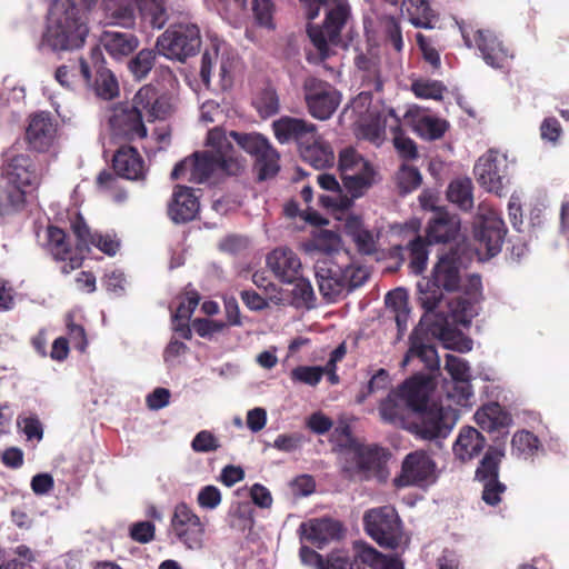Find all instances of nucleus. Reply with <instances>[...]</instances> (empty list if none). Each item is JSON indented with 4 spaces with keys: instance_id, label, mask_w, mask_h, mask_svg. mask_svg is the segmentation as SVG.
I'll return each mask as SVG.
<instances>
[{
    "instance_id": "f257e3e1",
    "label": "nucleus",
    "mask_w": 569,
    "mask_h": 569,
    "mask_svg": "<svg viewBox=\"0 0 569 569\" xmlns=\"http://www.w3.org/2000/svg\"><path fill=\"white\" fill-rule=\"evenodd\" d=\"M207 142L211 150L196 151L192 156L179 161L171 171V179L178 180L189 172V181L204 183L218 181L224 177L239 176L243 169V160L220 129L210 130Z\"/></svg>"
},
{
    "instance_id": "f03ea898",
    "label": "nucleus",
    "mask_w": 569,
    "mask_h": 569,
    "mask_svg": "<svg viewBox=\"0 0 569 569\" xmlns=\"http://www.w3.org/2000/svg\"><path fill=\"white\" fill-rule=\"evenodd\" d=\"M350 18L349 3L346 0H336L326 6L325 20L321 26L308 23L307 33L321 61L332 54L330 46H338L341 42V32Z\"/></svg>"
},
{
    "instance_id": "7ed1b4c3",
    "label": "nucleus",
    "mask_w": 569,
    "mask_h": 569,
    "mask_svg": "<svg viewBox=\"0 0 569 569\" xmlns=\"http://www.w3.org/2000/svg\"><path fill=\"white\" fill-rule=\"evenodd\" d=\"M88 32L78 8L69 3L63 14L48 24L42 42L53 51L73 50L83 46Z\"/></svg>"
},
{
    "instance_id": "20e7f679",
    "label": "nucleus",
    "mask_w": 569,
    "mask_h": 569,
    "mask_svg": "<svg viewBox=\"0 0 569 569\" xmlns=\"http://www.w3.org/2000/svg\"><path fill=\"white\" fill-rule=\"evenodd\" d=\"M200 47V30L191 23L171 26L157 40L159 53L178 61L196 56Z\"/></svg>"
},
{
    "instance_id": "39448f33",
    "label": "nucleus",
    "mask_w": 569,
    "mask_h": 569,
    "mask_svg": "<svg viewBox=\"0 0 569 569\" xmlns=\"http://www.w3.org/2000/svg\"><path fill=\"white\" fill-rule=\"evenodd\" d=\"M367 533L383 548L396 549L401 541V522L396 509L382 506L368 510L363 516Z\"/></svg>"
},
{
    "instance_id": "423d86ee",
    "label": "nucleus",
    "mask_w": 569,
    "mask_h": 569,
    "mask_svg": "<svg viewBox=\"0 0 569 569\" xmlns=\"http://www.w3.org/2000/svg\"><path fill=\"white\" fill-rule=\"evenodd\" d=\"M230 137L246 152L256 158L254 168L259 180L274 177L279 167V153L271 147L268 139L260 133H241L231 131Z\"/></svg>"
},
{
    "instance_id": "0eeeda50",
    "label": "nucleus",
    "mask_w": 569,
    "mask_h": 569,
    "mask_svg": "<svg viewBox=\"0 0 569 569\" xmlns=\"http://www.w3.org/2000/svg\"><path fill=\"white\" fill-rule=\"evenodd\" d=\"M305 100L309 113L318 120H328L341 102V93L329 82L309 77L303 82Z\"/></svg>"
},
{
    "instance_id": "6e6552de",
    "label": "nucleus",
    "mask_w": 569,
    "mask_h": 569,
    "mask_svg": "<svg viewBox=\"0 0 569 569\" xmlns=\"http://www.w3.org/2000/svg\"><path fill=\"white\" fill-rule=\"evenodd\" d=\"M109 128L112 139L118 142L141 140L148 134L141 112L128 103H120L112 109Z\"/></svg>"
},
{
    "instance_id": "1a4fd4ad",
    "label": "nucleus",
    "mask_w": 569,
    "mask_h": 569,
    "mask_svg": "<svg viewBox=\"0 0 569 569\" xmlns=\"http://www.w3.org/2000/svg\"><path fill=\"white\" fill-rule=\"evenodd\" d=\"M507 157L496 149H489L477 160L473 173L483 189L501 196L507 181Z\"/></svg>"
},
{
    "instance_id": "9d476101",
    "label": "nucleus",
    "mask_w": 569,
    "mask_h": 569,
    "mask_svg": "<svg viewBox=\"0 0 569 569\" xmlns=\"http://www.w3.org/2000/svg\"><path fill=\"white\" fill-rule=\"evenodd\" d=\"M170 526L176 538L188 549L202 548L204 525L186 502L174 507Z\"/></svg>"
},
{
    "instance_id": "9b49d317",
    "label": "nucleus",
    "mask_w": 569,
    "mask_h": 569,
    "mask_svg": "<svg viewBox=\"0 0 569 569\" xmlns=\"http://www.w3.org/2000/svg\"><path fill=\"white\" fill-rule=\"evenodd\" d=\"M436 480V463L423 450H417L406 456L401 466L400 476L393 483L397 488L408 486L422 487Z\"/></svg>"
},
{
    "instance_id": "f8f14e48",
    "label": "nucleus",
    "mask_w": 569,
    "mask_h": 569,
    "mask_svg": "<svg viewBox=\"0 0 569 569\" xmlns=\"http://www.w3.org/2000/svg\"><path fill=\"white\" fill-rule=\"evenodd\" d=\"M507 228L503 220L495 213L481 217L473 229L476 251L480 257L490 259L502 248Z\"/></svg>"
},
{
    "instance_id": "ddd939ff",
    "label": "nucleus",
    "mask_w": 569,
    "mask_h": 569,
    "mask_svg": "<svg viewBox=\"0 0 569 569\" xmlns=\"http://www.w3.org/2000/svg\"><path fill=\"white\" fill-rule=\"evenodd\" d=\"M46 234V250L53 260L64 262L61 267L62 273L69 274L82 266L83 254H80L77 247H72L69 236L63 229L57 226H49Z\"/></svg>"
},
{
    "instance_id": "4468645a",
    "label": "nucleus",
    "mask_w": 569,
    "mask_h": 569,
    "mask_svg": "<svg viewBox=\"0 0 569 569\" xmlns=\"http://www.w3.org/2000/svg\"><path fill=\"white\" fill-rule=\"evenodd\" d=\"M415 413L417 420L412 422L411 430L421 439L446 438L452 429L447 412L436 402Z\"/></svg>"
},
{
    "instance_id": "2eb2a0df",
    "label": "nucleus",
    "mask_w": 569,
    "mask_h": 569,
    "mask_svg": "<svg viewBox=\"0 0 569 569\" xmlns=\"http://www.w3.org/2000/svg\"><path fill=\"white\" fill-rule=\"evenodd\" d=\"M272 130L279 143L293 142L298 146L299 151L318 133V128L315 123L290 116H282L274 120Z\"/></svg>"
},
{
    "instance_id": "dca6fc26",
    "label": "nucleus",
    "mask_w": 569,
    "mask_h": 569,
    "mask_svg": "<svg viewBox=\"0 0 569 569\" xmlns=\"http://www.w3.org/2000/svg\"><path fill=\"white\" fill-rule=\"evenodd\" d=\"M133 108L144 112L148 121L166 120L173 111L171 98L152 84L141 87L132 99Z\"/></svg>"
},
{
    "instance_id": "f3484780",
    "label": "nucleus",
    "mask_w": 569,
    "mask_h": 569,
    "mask_svg": "<svg viewBox=\"0 0 569 569\" xmlns=\"http://www.w3.org/2000/svg\"><path fill=\"white\" fill-rule=\"evenodd\" d=\"M315 274L319 291L327 301H335L347 289L343 268L330 257L316 262Z\"/></svg>"
},
{
    "instance_id": "a211bd4d",
    "label": "nucleus",
    "mask_w": 569,
    "mask_h": 569,
    "mask_svg": "<svg viewBox=\"0 0 569 569\" xmlns=\"http://www.w3.org/2000/svg\"><path fill=\"white\" fill-rule=\"evenodd\" d=\"M58 124L48 111H39L29 117L26 129L28 146L38 152H46L52 146L57 137Z\"/></svg>"
},
{
    "instance_id": "6ab92c4d",
    "label": "nucleus",
    "mask_w": 569,
    "mask_h": 569,
    "mask_svg": "<svg viewBox=\"0 0 569 569\" xmlns=\"http://www.w3.org/2000/svg\"><path fill=\"white\" fill-rule=\"evenodd\" d=\"M435 390V382L431 376L416 373L405 380L397 391L409 406L410 411L416 412L430 406L431 393Z\"/></svg>"
},
{
    "instance_id": "aec40b11",
    "label": "nucleus",
    "mask_w": 569,
    "mask_h": 569,
    "mask_svg": "<svg viewBox=\"0 0 569 569\" xmlns=\"http://www.w3.org/2000/svg\"><path fill=\"white\" fill-rule=\"evenodd\" d=\"M475 42L485 62L492 68L502 69L513 58L510 49L490 30H477Z\"/></svg>"
},
{
    "instance_id": "412c9836",
    "label": "nucleus",
    "mask_w": 569,
    "mask_h": 569,
    "mask_svg": "<svg viewBox=\"0 0 569 569\" xmlns=\"http://www.w3.org/2000/svg\"><path fill=\"white\" fill-rule=\"evenodd\" d=\"M267 267L274 277L283 283H292L301 274V260L298 254L287 247H278L268 253Z\"/></svg>"
},
{
    "instance_id": "4be33fe9",
    "label": "nucleus",
    "mask_w": 569,
    "mask_h": 569,
    "mask_svg": "<svg viewBox=\"0 0 569 569\" xmlns=\"http://www.w3.org/2000/svg\"><path fill=\"white\" fill-rule=\"evenodd\" d=\"M200 202L193 189L177 184L168 204V216L174 223H187L194 220L199 213Z\"/></svg>"
},
{
    "instance_id": "5701e85b",
    "label": "nucleus",
    "mask_w": 569,
    "mask_h": 569,
    "mask_svg": "<svg viewBox=\"0 0 569 569\" xmlns=\"http://www.w3.org/2000/svg\"><path fill=\"white\" fill-rule=\"evenodd\" d=\"M403 121L420 138L429 141L441 139L449 128L447 120L425 114L417 106L406 111Z\"/></svg>"
},
{
    "instance_id": "b1692460",
    "label": "nucleus",
    "mask_w": 569,
    "mask_h": 569,
    "mask_svg": "<svg viewBox=\"0 0 569 569\" xmlns=\"http://www.w3.org/2000/svg\"><path fill=\"white\" fill-rule=\"evenodd\" d=\"M3 174L9 184L34 187L39 183L36 164L26 153H7Z\"/></svg>"
},
{
    "instance_id": "393cba45",
    "label": "nucleus",
    "mask_w": 569,
    "mask_h": 569,
    "mask_svg": "<svg viewBox=\"0 0 569 569\" xmlns=\"http://www.w3.org/2000/svg\"><path fill=\"white\" fill-rule=\"evenodd\" d=\"M460 230V219L443 208H436L428 222L426 237L429 243H447L456 239Z\"/></svg>"
},
{
    "instance_id": "a878e982",
    "label": "nucleus",
    "mask_w": 569,
    "mask_h": 569,
    "mask_svg": "<svg viewBox=\"0 0 569 569\" xmlns=\"http://www.w3.org/2000/svg\"><path fill=\"white\" fill-rule=\"evenodd\" d=\"M429 336L425 330L415 329L409 336V349L406 352L401 366L407 367L412 358H418L430 371L440 368V359L433 345L427 343Z\"/></svg>"
},
{
    "instance_id": "bb28decb",
    "label": "nucleus",
    "mask_w": 569,
    "mask_h": 569,
    "mask_svg": "<svg viewBox=\"0 0 569 569\" xmlns=\"http://www.w3.org/2000/svg\"><path fill=\"white\" fill-rule=\"evenodd\" d=\"M112 167L118 177L136 181L146 178L144 160L138 150L131 146H121L114 152Z\"/></svg>"
},
{
    "instance_id": "cd10ccee",
    "label": "nucleus",
    "mask_w": 569,
    "mask_h": 569,
    "mask_svg": "<svg viewBox=\"0 0 569 569\" xmlns=\"http://www.w3.org/2000/svg\"><path fill=\"white\" fill-rule=\"evenodd\" d=\"M486 446V439L473 427H463L453 443V453L462 462L478 457Z\"/></svg>"
},
{
    "instance_id": "c85d7f7f",
    "label": "nucleus",
    "mask_w": 569,
    "mask_h": 569,
    "mask_svg": "<svg viewBox=\"0 0 569 569\" xmlns=\"http://www.w3.org/2000/svg\"><path fill=\"white\" fill-rule=\"evenodd\" d=\"M343 527L340 521L331 518H320L310 521L306 539L315 547L322 549L328 542L342 537Z\"/></svg>"
},
{
    "instance_id": "c756f323",
    "label": "nucleus",
    "mask_w": 569,
    "mask_h": 569,
    "mask_svg": "<svg viewBox=\"0 0 569 569\" xmlns=\"http://www.w3.org/2000/svg\"><path fill=\"white\" fill-rule=\"evenodd\" d=\"M106 51L116 60L130 56L139 46L138 38L132 32L106 30L100 37Z\"/></svg>"
},
{
    "instance_id": "7c9ffc66",
    "label": "nucleus",
    "mask_w": 569,
    "mask_h": 569,
    "mask_svg": "<svg viewBox=\"0 0 569 569\" xmlns=\"http://www.w3.org/2000/svg\"><path fill=\"white\" fill-rule=\"evenodd\" d=\"M299 152L302 160L315 169L329 168L335 163V152L319 132Z\"/></svg>"
},
{
    "instance_id": "2f4dec72",
    "label": "nucleus",
    "mask_w": 569,
    "mask_h": 569,
    "mask_svg": "<svg viewBox=\"0 0 569 569\" xmlns=\"http://www.w3.org/2000/svg\"><path fill=\"white\" fill-rule=\"evenodd\" d=\"M432 286L441 287L446 291H456L460 284V269L456 258L451 254L440 257L432 271Z\"/></svg>"
},
{
    "instance_id": "473e14b6",
    "label": "nucleus",
    "mask_w": 569,
    "mask_h": 569,
    "mask_svg": "<svg viewBox=\"0 0 569 569\" xmlns=\"http://www.w3.org/2000/svg\"><path fill=\"white\" fill-rule=\"evenodd\" d=\"M319 186L328 191L330 196H320L319 201L323 208L345 211L351 208L352 199L345 194L342 187L333 174L321 173L318 176Z\"/></svg>"
},
{
    "instance_id": "72a5a7b5",
    "label": "nucleus",
    "mask_w": 569,
    "mask_h": 569,
    "mask_svg": "<svg viewBox=\"0 0 569 569\" xmlns=\"http://www.w3.org/2000/svg\"><path fill=\"white\" fill-rule=\"evenodd\" d=\"M353 462L355 466L342 467L343 477L347 479L378 469L381 462V448L377 446L359 448L353 455Z\"/></svg>"
},
{
    "instance_id": "f704fd0d",
    "label": "nucleus",
    "mask_w": 569,
    "mask_h": 569,
    "mask_svg": "<svg viewBox=\"0 0 569 569\" xmlns=\"http://www.w3.org/2000/svg\"><path fill=\"white\" fill-rule=\"evenodd\" d=\"M476 422L487 431H496L511 425L512 418L499 403L482 406L475 415Z\"/></svg>"
},
{
    "instance_id": "c9c22d12",
    "label": "nucleus",
    "mask_w": 569,
    "mask_h": 569,
    "mask_svg": "<svg viewBox=\"0 0 569 569\" xmlns=\"http://www.w3.org/2000/svg\"><path fill=\"white\" fill-rule=\"evenodd\" d=\"M378 410L385 423L402 427L406 421V413L410 409L397 389H395L380 402Z\"/></svg>"
},
{
    "instance_id": "e433bc0d",
    "label": "nucleus",
    "mask_w": 569,
    "mask_h": 569,
    "mask_svg": "<svg viewBox=\"0 0 569 569\" xmlns=\"http://www.w3.org/2000/svg\"><path fill=\"white\" fill-rule=\"evenodd\" d=\"M82 77L87 86L91 84L90 67L83 58L62 64L54 72L56 80L64 88L71 89L76 79Z\"/></svg>"
},
{
    "instance_id": "4c0bfd02",
    "label": "nucleus",
    "mask_w": 569,
    "mask_h": 569,
    "mask_svg": "<svg viewBox=\"0 0 569 569\" xmlns=\"http://www.w3.org/2000/svg\"><path fill=\"white\" fill-rule=\"evenodd\" d=\"M357 67L362 71L361 86L369 94L380 92L383 89V80L379 63L366 56H359L356 59Z\"/></svg>"
},
{
    "instance_id": "58836bf2",
    "label": "nucleus",
    "mask_w": 569,
    "mask_h": 569,
    "mask_svg": "<svg viewBox=\"0 0 569 569\" xmlns=\"http://www.w3.org/2000/svg\"><path fill=\"white\" fill-rule=\"evenodd\" d=\"M376 170L361 172L358 174H340L342 189L348 198L356 199L363 197L375 184Z\"/></svg>"
},
{
    "instance_id": "ea45409f",
    "label": "nucleus",
    "mask_w": 569,
    "mask_h": 569,
    "mask_svg": "<svg viewBox=\"0 0 569 569\" xmlns=\"http://www.w3.org/2000/svg\"><path fill=\"white\" fill-rule=\"evenodd\" d=\"M338 170L340 174H358L373 171L375 168L355 148L347 147L339 152Z\"/></svg>"
},
{
    "instance_id": "a19ab883",
    "label": "nucleus",
    "mask_w": 569,
    "mask_h": 569,
    "mask_svg": "<svg viewBox=\"0 0 569 569\" xmlns=\"http://www.w3.org/2000/svg\"><path fill=\"white\" fill-rule=\"evenodd\" d=\"M503 457L502 448L489 447L476 470V479L480 482L498 480L500 462Z\"/></svg>"
},
{
    "instance_id": "79ce46f5",
    "label": "nucleus",
    "mask_w": 569,
    "mask_h": 569,
    "mask_svg": "<svg viewBox=\"0 0 569 569\" xmlns=\"http://www.w3.org/2000/svg\"><path fill=\"white\" fill-rule=\"evenodd\" d=\"M473 184L470 178L456 179L450 182L447 197L463 211H470L473 208Z\"/></svg>"
},
{
    "instance_id": "37998d69",
    "label": "nucleus",
    "mask_w": 569,
    "mask_h": 569,
    "mask_svg": "<svg viewBox=\"0 0 569 569\" xmlns=\"http://www.w3.org/2000/svg\"><path fill=\"white\" fill-rule=\"evenodd\" d=\"M446 370L455 380L456 382L462 383L460 387L461 389V397L465 400H468L469 397L472 395L471 392V386L469 383L470 381V368L468 366V362L463 360L460 357L453 356V355H447L446 356Z\"/></svg>"
},
{
    "instance_id": "c03bdc74",
    "label": "nucleus",
    "mask_w": 569,
    "mask_h": 569,
    "mask_svg": "<svg viewBox=\"0 0 569 569\" xmlns=\"http://www.w3.org/2000/svg\"><path fill=\"white\" fill-rule=\"evenodd\" d=\"M386 305L395 312V321L398 332L399 336H402L407 330L410 313L406 292L401 289L388 292L386 296Z\"/></svg>"
},
{
    "instance_id": "a18cd8bd",
    "label": "nucleus",
    "mask_w": 569,
    "mask_h": 569,
    "mask_svg": "<svg viewBox=\"0 0 569 569\" xmlns=\"http://www.w3.org/2000/svg\"><path fill=\"white\" fill-rule=\"evenodd\" d=\"M389 116L393 117L397 122L395 127L390 128V131L392 133L393 147L397 150L399 157L405 160L417 159L419 153L416 142L405 134V131L400 126V119L393 109L389 110Z\"/></svg>"
},
{
    "instance_id": "49530a36",
    "label": "nucleus",
    "mask_w": 569,
    "mask_h": 569,
    "mask_svg": "<svg viewBox=\"0 0 569 569\" xmlns=\"http://www.w3.org/2000/svg\"><path fill=\"white\" fill-rule=\"evenodd\" d=\"M27 186H13L6 188L0 194V216L6 217L21 211L26 204Z\"/></svg>"
},
{
    "instance_id": "de8ad7c7",
    "label": "nucleus",
    "mask_w": 569,
    "mask_h": 569,
    "mask_svg": "<svg viewBox=\"0 0 569 569\" xmlns=\"http://www.w3.org/2000/svg\"><path fill=\"white\" fill-rule=\"evenodd\" d=\"M143 19L148 20L153 28L161 29L168 14L164 7L166 0H133Z\"/></svg>"
},
{
    "instance_id": "09e8293b",
    "label": "nucleus",
    "mask_w": 569,
    "mask_h": 569,
    "mask_svg": "<svg viewBox=\"0 0 569 569\" xmlns=\"http://www.w3.org/2000/svg\"><path fill=\"white\" fill-rule=\"evenodd\" d=\"M252 106L262 118L274 116L280 110L279 97L274 88L268 86L257 92Z\"/></svg>"
},
{
    "instance_id": "8fccbe9b",
    "label": "nucleus",
    "mask_w": 569,
    "mask_h": 569,
    "mask_svg": "<svg viewBox=\"0 0 569 569\" xmlns=\"http://www.w3.org/2000/svg\"><path fill=\"white\" fill-rule=\"evenodd\" d=\"M407 12L410 22L417 28L431 29L436 18L433 10L427 0H409Z\"/></svg>"
},
{
    "instance_id": "3c124183",
    "label": "nucleus",
    "mask_w": 569,
    "mask_h": 569,
    "mask_svg": "<svg viewBox=\"0 0 569 569\" xmlns=\"http://www.w3.org/2000/svg\"><path fill=\"white\" fill-rule=\"evenodd\" d=\"M429 242L420 236H417L408 244L410 262V271L415 274H421L427 268Z\"/></svg>"
},
{
    "instance_id": "603ef678",
    "label": "nucleus",
    "mask_w": 569,
    "mask_h": 569,
    "mask_svg": "<svg viewBox=\"0 0 569 569\" xmlns=\"http://www.w3.org/2000/svg\"><path fill=\"white\" fill-rule=\"evenodd\" d=\"M292 283L295 284L292 289V305L296 308H313L316 302V296L310 281L307 278H303L301 274H299L297 280Z\"/></svg>"
},
{
    "instance_id": "864d4df0",
    "label": "nucleus",
    "mask_w": 569,
    "mask_h": 569,
    "mask_svg": "<svg viewBox=\"0 0 569 569\" xmlns=\"http://www.w3.org/2000/svg\"><path fill=\"white\" fill-rule=\"evenodd\" d=\"M70 227L74 237L77 238L76 247L80 254H83L84 250L90 249V244L93 242L97 231L91 230L80 213H77L76 217L71 220Z\"/></svg>"
},
{
    "instance_id": "5fc2aeb1",
    "label": "nucleus",
    "mask_w": 569,
    "mask_h": 569,
    "mask_svg": "<svg viewBox=\"0 0 569 569\" xmlns=\"http://www.w3.org/2000/svg\"><path fill=\"white\" fill-rule=\"evenodd\" d=\"M156 56L154 50L142 49L129 61L128 68L137 80L146 78L151 71Z\"/></svg>"
},
{
    "instance_id": "6e6d98bb",
    "label": "nucleus",
    "mask_w": 569,
    "mask_h": 569,
    "mask_svg": "<svg viewBox=\"0 0 569 569\" xmlns=\"http://www.w3.org/2000/svg\"><path fill=\"white\" fill-rule=\"evenodd\" d=\"M251 10L257 26L268 30L276 29L273 21L276 8L271 0H252Z\"/></svg>"
},
{
    "instance_id": "4d7b16f0",
    "label": "nucleus",
    "mask_w": 569,
    "mask_h": 569,
    "mask_svg": "<svg viewBox=\"0 0 569 569\" xmlns=\"http://www.w3.org/2000/svg\"><path fill=\"white\" fill-rule=\"evenodd\" d=\"M94 91L98 97L111 100L119 93L118 81L109 70H99L94 83Z\"/></svg>"
},
{
    "instance_id": "13d9d810",
    "label": "nucleus",
    "mask_w": 569,
    "mask_h": 569,
    "mask_svg": "<svg viewBox=\"0 0 569 569\" xmlns=\"http://www.w3.org/2000/svg\"><path fill=\"white\" fill-rule=\"evenodd\" d=\"M411 90L420 99L442 100L446 87L437 80H417L412 82Z\"/></svg>"
},
{
    "instance_id": "bf43d9fd",
    "label": "nucleus",
    "mask_w": 569,
    "mask_h": 569,
    "mask_svg": "<svg viewBox=\"0 0 569 569\" xmlns=\"http://www.w3.org/2000/svg\"><path fill=\"white\" fill-rule=\"evenodd\" d=\"M452 319L456 323L468 327L477 315L475 305L466 298H457L450 302Z\"/></svg>"
},
{
    "instance_id": "052dcab7",
    "label": "nucleus",
    "mask_w": 569,
    "mask_h": 569,
    "mask_svg": "<svg viewBox=\"0 0 569 569\" xmlns=\"http://www.w3.org/2000/svg\"><path fill=\"white\" fill-rule=\"evenodd\" d=\"M355 559L367 565L371 569H378L386 555L365 541H356L353 543Z\"/></svg>"
},
{
    "instance_id": "680f3d73",
    "label": "nucleus",
    "mask_w": 569,
    "mask_h": 569,
    "mask_svg": "<svg viewBox=\"0 0 569 569\" xmlns=\"http://www.w3.org/2000/svg\"><path fill=\"white\" fill-rule=\"evenodd\" d=\"M419 288V302L426 312H432L442 300V291L441 287H433L432 280H428L426 282V288L421 283L418 284Z\"/></svg>"
},
{
    "instance_id": "e2e57ef3",
    "label": "nucleus",
    "mask_w": 569,
    "mask_h": 569,
    "mask_svg": "<svg viewBox=\"0 0 569 569\" xmlns=\"http://www.w3.org/2000/svg\"><path fill=\"white\" fill-rule=\"evenodd\" d=\"M118 177L103 170L97 177V186L101 191L109 192L111 198L120 203L127 199V192L118 188Z\"/></svg>"
},
{
    "instance_id": "0e129e2a",
    "label": "nucleus",
    "mask_w": 569,
    "mask_h": 569,
    "mask_svg": "<svg viewBox=\"0 0 569 569\" xmlns=\"http://www.w3.org/2000/svg\"><path fill=\"white\" fill-rule=\"evenodd\" d=\"M323 369L315 366H298L290 372V378L295 382H301L308 386H317L322 377Z\"/></svg>"
},
{
    "instance_id": "69168bd1",
    "label": "nucleus",
    "mask_w": 569,
    "mask_h": 569,
    "mask_svg": "<svg viewBox=\"0 0 569 569\" xmlns=\"http://www.w3.org/2000/svg\"><path fill=\"white\" fill-rule=\"evenodd\" d=\"M397 180L399 188L407 193L421 184L422 177L418 168L402 164L397 173Z\"/></svg>"
},
{
    "instance_id": "338daca9",
    "label": "nucleus",
    "mask_w": 569,
    "mask_h": 569,
    "mask_svg": "<svg viewBox=\"0 0 569 569\" xmlns=\"http://www.w3.org/2000/svg\"><path fill=\"white\" fill-rule=\"evenodd\" d=\"M390 385V376L386 369H379L369 380L367 386L357 396V402L362 403L372 393L385 390Z\"/></svg>"
},
{
    "instance_id": "774afa93",
    "label": "nucleus",
    "mask_w": 569,
    "mask_h": 569,
    "mask_svg": "<svg viewBox=\"0 0 569 569\" xmlns=\"http://www.w3.org/2000/svg\"><path fill=\"white\" fill-rule=\"evenodd\" d=\"M129 537L134 542L146 545L154 540L156 526L151 521H137L129 527Z\"/></svg>"
}]
</instances>
